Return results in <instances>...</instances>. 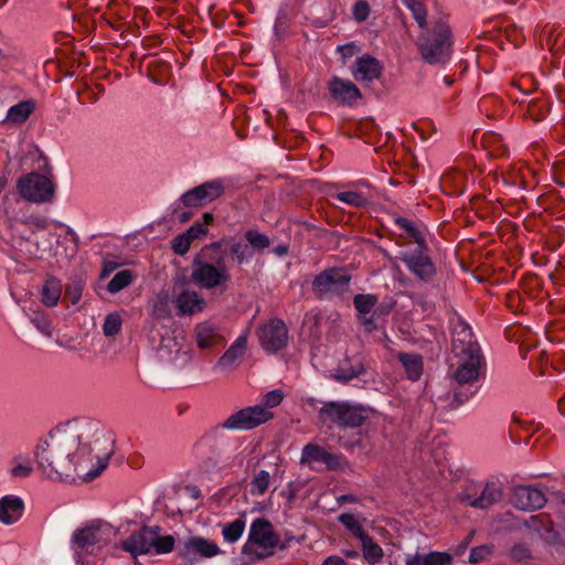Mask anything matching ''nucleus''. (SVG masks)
<instances>
[{
	"instance_id": "nucleus-40",
	"label": "nucleus",
	"mask_w": 565,
	"mask_h": 565,
	"mask_svg": "<svg viewBox=\"0 0 565 565\" xmlns=\"http://www.w3.org/2000/svg\"><path fill=\"white\" fill-rule=\"evenodd\" d=\"M230 253L237 265L248 263L253 257V250L248 244L234 242L230 247Z\"/></svg>"
},
{
	"instance_id": "nucleus-45",
	"label": "nucleus",
	"mask_w": 565,
	"mask_h": 565,
	"mask_svg": "<svg viewBox=\"0 0 565 565\" xmlns=\"http://www.w3.org/2000/svg\"><path fill=\"white\" fill-rule=\"evenodd\" d=\"M22 223L28 226L32 233L44 231L49 227V220L44 216L30 215Z\"/></svg>"
},
{
	"instance_id": "nucleus-57",
	"label": "nucleus",
	"mask_w": 565,
	"mask_h": 565,
	"mask_svg": "<svg viewBox=\"0 0 565 565\" xmlns=\"http://www.w3.org/2000/svg\"><path fill=\"white\" fill-rule=\"evenodd\" d=\"M118 267H119V263H117L115 260H105L103 264L102 276L103 277L108 276L109 274L115 271Z\"/></svg>"
},
{
	"instance_id": "nucleus-22",
	"label": "nucleus",
	"mask_w": 565,
	"mask_h": 565,
	"mask_svg": "<svg viewBox=\"0 0 565 565\" xmlns=\"http://www.w3.org/2000/svg\"><path fill=\"white\" fill-rule=\"evenodd\" d=\"M153 537V527L143 526L140 531L132 533L122 541L121 548L132 556L139 554H150Z\"/></svg>"
},
{
	"instance_id": "nucleus-48",
	"label": "nucleus",
	"mask_w": 565,
	"mask_h": 565,
	"mask_svg": "<svg viewBox=\"0 0 565 565\" xmlns=\"http://www.w3.org/2000/svg\"><path fill=\"white\" fill-rule=\"evenodd\" d=\"M191 241L185 233L175 236L171 243V247L177 255H184L191 246Z\"/></svg>"
},
{
	"instance_id": "nucleus-17",
	"label": "nucleus",
	"mask_w": 565,
	"mask_h": 565,
	"mask_svg": "<svg viewBox=\"0 0 565 565\" xmlns=\"http://www.w3.org/2000/svg\"><path fill=\"white\" fill-rule=\"evenodd\" d=\"M512 503L523 511L537 510L546 503L545 494L531 486H519L513 491Z\"/></svg>"
},
{
	"instance_id": "nucleus-27",
	"label": "nucleus",
	"mask_w": 565,
	"mask_h": 565,
	"mask_svg": "<svg viewBox=\"0 0 565 565\" xmlns=\"http://www.w3.org/2000/svg\"><path fill=\"white\" fill-rule=\"evenodd\" d=\"M196 342L201 349L212 348L218 339L217 328L210 321H204L195 327Z\"/></svg>"
},
{
	"instance_id": "nucleus-26",
	"label": "nucleus",
	"mask_w": 565,
	"mask_h": 565,
	"mask_svg": "<svg viewBox=\"0 0 565 565\" xmlns=\"http://www.w3.org/2000/svg\"><path fill=\"white\" fill-rule=\"evenodd\" d=\"M56 242L63 248V250H60V248L55 250L56 257L71 262L77 255L79 238L72 228H67L62 237H57Z\"/></svg>"
},
{
	"instance_id": "nucleus-18",
	"label": "nucleus",
	"mask_w": 565,
	"mask_h": 565,
	"mask_svg": "<svg viewBox=\"0 0 565 565\" xmlns=\"http://www.w3.org/2000/svg\"><path fill=\"white\" fill-rule=\"evenodd\" d=\"M221 553L222 551L215 542L202 536L189 537L184 542L182 551L183 556L190 561H193L196 555L212 558Z\"/></svg>"
},
{
	"instance_id": "nucleus-12",
	"label": "nucleus",
	"mask_w": 565,
	"mask_h": 565,
	"mask_svg": "<svg viewBox=\"0 0 565 565\" xmlns=\"http://www.w3.org/2000/svg\"><path fill=\"white\" fill-rule=\"evenodd\" d=\"M427 246H418L415 250H404L398 255L407 269L423 281H429L436 273L431 258L426 253Z\"/></svg>"
},
{
	"instance_id": "nucleus-63",
	"label": "nucleus",
	"mask_w": 565,
	"mask_h": 565,
	"mask_svg": "<svg viewBox=\"0 0 565 565\" xmlns=\"http://www.w3.org/2000/svg\"><path fill=\"white\" fill-rule=\"evenodd\" d=\"M22 460H31L28 455H23V454H19L17 456H14L11 460V465H14V463H21L23 465V461Z\"/></svg>"
},
{
	"instance_id": "nucleus-55",
	"label": "nucleus",
	"mask_w": 565,
	"mask_h": 565,
	"mask_svg": "<svg viewBox=\"0 0 565 565\" xmlns=\"http://www.w3.org/2000/svg\"><path fill=\"white\" fill-rule=\"evenodd\" d=\"M221 242H214L210 245L205 246L200 254H205L206 257L210 256H218L220 254H223L225 256V252L221 249Z\"/></svg>"
},
{
	"instance_id": "nucleus-42",
	"label": "nucleus",
	"mask_w": 565,
	"mask_h": 565,
	"mask_svg": "<svg viewBox=\"0 0 565 565\" xmlns=\"http://www.w3.org/2000/svg\"><path fill=\"white\" fill-rule=\"evenodd\" d=\"M153 315L158 319L171 318V300L168 292H160L153 303Z\"/></svg>"
},
{
	"instance_id": "nucleus-59",
	"label": "nucleus",
	"mask_w": 565,
	"mask_h": 565,
	"mask_svg": "<svg viewBox=\"0 0 565 565\" xmlns=\"http://www.w3.org/2000/svg\"><path fill=\"white\" fill-rule=\"evenodd\" d=\"M322 565H349L343 558L339 556H329L327 557Z\"/></svg>"
},
{
	"instance_id": "nucleus-9",
	"label": "nucleus",
	"mask_w": 565,
	"mask_h": 565,
	"mask_svg": "<svg viewBox=\"0 0 565 565\" xmlns=\"http://www.w3.org/2000/svg\"><path fill=\"white\" fill-rule=\"evenodd\" d=\"M351 277L339 268H329L321 271L312 281V291L319 298H332L345 292Z\"/></svg>"
},
{
	"instance_id": "nucleus-28",
	"label": "nucleus",
	"mask_w": 565,
	"mask_h": 565,
	"mask_svg": "<svg viewBox=\"0 0 565 565\" xmlns=\"http://www.w3.org/2000/svg\"><path fill=\"white\" fill-rule=\"evenodd\" d=\"M35 109L33 100H22L8 109L6 122L20 125L26 121Z\"/></svg>"
},
{
	"instance_id": "nucleus-11",
	"label": "nucleus",
	"mask_w": 565,
	"mask_h": 565,
	"mask_svg": "<svg viewBox=\"0 0 565 565\" xmlns=\"http://www.w3.org/2000/svg\"><path fill=\"white\" fill-rule=\"evenodd\" d=\"M300 463L315 469L316 463H323L331 471H343L349 465L342 454L327 451L317 444H307L301 450Z\"/></svg>"
},
{
	"instance_id": "nucleus-64",
	"label": "nucleus",
	"mask_w": 565,
	"mask_h": 565,
	"mask_svg": "<svg viewBox=\"0 0 565 565\" xmlns=\"http://www.w3.org/2000/svg\"><path fill=\"white\" fill-rule=\"evenodd\" d=\"M559 412L565 416V396L558 402Z\"/></svg>"
},
{
	"instance_id": "nucleus-56",
	"label": "nucleus",
	"mask_w": 565,
	"mask_h": 565,
	"mask_svg": "<svg viewBox=\"0 0 565 565\" xmlns=\"http://www.w3.org/2000/svg\"><path fill=\"white\" fill-rule=\"evenodd\" d=\"M405 565H427L425 554H407L405 556Z\"/></svg>"
},
{
	"instance_id": "nucleus-7",
	"label": "nucleus",
	"mask_w": 565,
	"mask_h": 565,
	"mask_svg": "<svg viewBox=\"0 0 565 565\" xmlns=\"http://www.w3.org/2000/svg\"><path fill=\"white\" fill-rule=\"evenodd\" d=\"M367 418L366 407L347 401L328 402L319 411L320 422L344 428H359Z\"/></svg>"
},
{
	"instance_id": "nucleus-50",
	"label": "nucleus",
	"mask_w": 565,
	"mask_h": 565,
	"mask_svg": "<svg viewBox=\"0 0 565 565\" xmlns=\"http://www.w3.org/2000/svg\"><path fill=\"white\" fill-rule=\"evenodd\" d=\"M511 557L518 562H525L532 557V554L525 544L520 543L511 548Z\"/></svg>"
},
{
	"instance_id": "nucleus-4",
	"label": "nucleus",
	"mask_w": 565,
	"mask_h": 565,
	"mask_svg": "<svg viewBox=\"0 0 565 565\" xmlns=\"http://www.w3.org/2000/svg\"><path fill=\"white\" fill-rule=\"evenodd\" d=\"M280 537L273 524L263 518L255 519L248 531L247 540L242 546V554L248 561H258L273 556L279 546Z\"/></svg>"
},
{
	"instance_id": "nucleus-6",
	"label": "nucleus",
	"mask_w": 565,
	"mask_h": 565,
	"mask_svg": "<svg viewBox=\"0 0 565 565\" xmlns=\"http://www.w3.org/2000/svg\"><path fill=\"white\" fill-rule=\"evenodd\" d=\"M191 280L194 285L207 290L218 287L226 288L231 275L224 263V255L210 257H206L204 253L196 255L192 263Z\"/></svg>"
},
{
	"instance_id": "nucleus-49",
	"label": "nucleus",
	"mask_w": 565,
	"mask_h": 565,
	"mask_svg": "<svg viewBox=\"0 0 565 565\" xmlns=\"http://www.w3.org/2000/svg\"><path fill=\"white\" fill-rule=\"evenodd\" d=\"M352 14H353V18L358 22L365 21L369 18V15H370V6H369V3L366 1H364V0H359L353 6Z\"/></svg>"
},
{
	"instance_id": "nucleus-36",
	"label": "nucleus",
	"mask_w": 565,
	"mask_h": 565,
	"mask_svg": "<svg viewBox=\"0 0 565 565\" xmlns=\"http://www.w3.org/2000/svg\"><path fill=\"white\" fill-rule=\"evenodd\" d=\"M134 281V274L129 269L118 271L108 282L107 290L117 294Z\"/></svg>"
},
{
	"instance_id": "nucleus-5",
	"label": "nucleus",
	"mask_w": 565,
	"mask_h": 565,
	"mask_svg": "<svg viewBox=\"0 0 565 565\" xmlns=\"http://www.w3.org/2000/svg\"><path fill=\"white\" fill-rule=\"evenodd\" d=\"M419 53L428 64H446L452 53V36L447 23L439 21L423 33L417 43Z\"/></svg>"
},
{
	"instance_id": "nucleus-44",
	"label": "nucleus",
	"mask_w": 565,
	"mask_h": 565,
	"mask_svg": "<svg viewBox=\"0 0 565 565\" xmlns=\"http://www.w3.org/2000/svg\"><path fill=\"white\" fill-rule=\"evenodd\" d=\"M245 238L249 247L253 249H265L270 245L269 238L257 231L249 230L245 233Z\"/></svg>"
},
{
	"instance_id": "nucleus-32",
	"label": "nucleus",
	"mask_w": 565,
	"mask_h": 565,
	"mask_svg": "<svg viewBox=\"0 0 565 565\" xmlns=\"http://www.w3.org/2000/svg\"><path fill=\"white\" fill-rule=\"evenodd\" d=\"M335 200L353 207H364L369 204V199L355 190H345L332 195Z\"/></svg>"
},
{
	"instance_id": "nucleus-39",
	"label": "nucleus",
	"mask_w": 565,
	"mask_h": 565,
	"mask_svg": "<svg viewBox=\"0 0 565 565\" xmlns=\"http://www.w3.org/2000/svg\"><path fill=\"white\" fill-rule=\"evenodd\" d=\"M338 521L356 539L361 540L367 533L363 530L358 519L351 513H342Z\"/></svg>"
},
{
	"instance_id": "nucleus-33",
	"label": "nucleus",
	"mask_w": 565,
	"mask_h": 565,
	"mask_svg": "<svg viewBox=\"0 0 565 565\" xmlns=\"http://www.w3.org/2000/svg\"><path fill=\"white\" fill-rule=\"evenodd\" d=\"M174 537L172 535H160L159 527H153V537L151 543V553L166 554L173 550Z\"/></svg>"
},
{
	"instance_id": "nucleus-54",
	"label": "nucleus",
	"mask_w": 565,
	"mask_h": 565,
	"mask_svg": "<svg viewBox=\"0 0 565 565\" xmlns=\"http://www.w3.org/2000/svg\"><path fill=\"white\" fill-rule=\"evenodd\" d=\"M524 177L516 169H512L507 174H503V181L511 186L522 185Z\"/></svg>"
},
{
	"instance_id": "nucleus-23",
	"label": "nucleus",
	"mask_w": 565,
	"mask_h": 565,
	"mask_svg": "<svg viewBox=\"0 0 565 565\" xmlns=\"http://www.w3.org/2000/svg\"><path fill=\"white\" fill-rule=\"evenodd\" d=\"M24 513V502L15 494L0 498V523L11 525L17 523Z\"/></svg>"
},
{
	"instance_id": "nucleus-15",
	"label": "nucleus",
	"mask_w": 565,
	"mask_h": 565,
	"mask_svg": "<svg viewBox=\"0 0 565 565\" xmlns=\"http://www.w3.org/2000/svg\"><path fill=\"white\" fill-rule=\"evenodd\" d=\"M452 354H465V352L481 351L468 323L461 319L452 322Z\"/></svg>"
},
{
	"instance_id": "nucleus-60",
	"label": "nucleus",
	"mask_w": 565,
	"mask_h": 565,
	"mask_svg": "<svg viewBox=\"0 0 565 565\" xmlns=\"http://www.w3.org/2000/svg\"><path fill=\"white\" fill-rule=\"evenodd\" d=\"M338 51H340L343 55V57H350L355 52V46L353 44H348L343 46H339Z\"/></svg>"
},
{
	"instance_id": "nucleus-41",
	"label": "nucleus",
	"mask_w": 565,
	"mask_h": 565,
	"mask_svg": "<svg viewBox=\"0 0 565 565\" xmlns=\"http://www.w3.org/2000/svg\"><path fill=\"white\" fill-rule=\"evenodd\" d=\"M376 303H377V297L374 295H370V294H367V295L360 294V295H356L353 299V305L360 316L370 315Z\"/></svg>"
},
{
	"instance_id": "nucleus-31",
	"label": "nucleus",
	"mask_w": 565,
	"mask_h": 565,
	"mask_svg": "<svg viewBox=\"0 0 565 565\" xmlns=\"http://www.w3.org/2000/svg\"><path fill=\"white\" fill-rule=\"evenodd\" d=\"M30 321L32 324L46 338H51L53 335V326L52 321L47 317V315L41 309H30L28 313Z\"/></svg>"
},
{
	"instance_id": "nucleus-37",
	"label": "nucleus",
	"mask_w": 565,
	"mask_h": 565,
	"mask_svg": "<svg viewBox=\"0 0 565 565\" xmlns=\"http://www.w3.org/2000/svg\"><path fill=\"white\" fill-rule=\"evenodd\" d=\"M395 224L398 228L403 230L406 236L414 239V242L422 247H425V237L420 231L406 217L398 216L395 218Z\"/></svg>"
},
{
	"instance_id": "nucleus-58",
	"label": "nucleus",
	"mask_w": 565,
	"mask_h": 565,
	"mask_svg": "<svg viewBox=\"0 0 565 565\" xmlns=\"http://www.w3.org/2000/svg\"><path fill=\"white\" fill-rule=\"evenodd\" d=\"M67 292L72 297L71 301L73 305L77 303L82 297V288L79 285H74L72 287H68Z\"/></svg>"
},
{
	"instance_id": "nucleus-1",
	"label": "nucleus",
	"mask_w": 565,
	"mask_h": 565,
	"mask_svg": "<svg viewBox=\"0 0 565 565\" xmlns=\"http://www.w3.org/2000/svg\"><path fill=\"white\" fill-rule=\"evenodd\" d=\"M114 441L102 424L77 418L58 425L41 438L33 451L38 469L51 480L76 473L89 481L108 466Z\"/></svg>"
},
{
	"instance_id": "nucleus-3",
	"label": "nucleus",
	"mask_w": 565,
	"mask_h": 565,
	"mask_svg": "<svg viewBox=\"0 0 565 565\" xmlns=\"http://www.w3.org/2000/svg\"><path fill=\"white\" fill-rule=\"evenodd\" d=\"M483 358L481 351L452 354L449 365L450 379L458 385L455 391L457 405L471 398L478 391Z\"/></svg>"
},
{
	"instance_id": "nucleus-61",
	"label": "nucleus",
	"mask_w": 565,
	"mask_h": 565,
	"mask_svg": "<svg viewBox=\"0 0 565 565\" xmlns=\"http://www.w3.org/2000/svg\"><path fill=\"white\" fill-rule=\"evenodd\" d=\"M362 323L367 328V330H373L375 328L373 316H360Z\"/></svg>"
},
{
	"instance_id": "nucleus-13",
	"label": "nucleus",
	"mask_w": 565,
	"mask_h": 565,
	"mask_svg": "<svg viewBox=\"0 0 565 565\" xmlns=\"http://www.w3.org/2000/svg\"><path fill=\"white\" fill-rule=\"evenodd\" d=\"M258 339L266 352L276 353L282 350L288 343V330L285 322L277 318L270 319L260 327Z\"/></svg>"
},
{
	"instance_id": "nucleus-16",
	"label": "nucleus",
	"mask_w": 565,
	"mask_h": 565,
	"mask_svg": "<svg viewBox=\"0 0 565 565\" xmlns=\"http://www.w3.org/2000/svg\"><path fill=\"white\" fill-rule=\"evenodd\" d=\"M328 90L331 98L342 105L352 106L362 98V94L355 84L338 76H333L329 81Z\"/></svg>"
},
{
	"instance_id": "nucleus-2",
	"label": "nucleus",
	"mask_w": 565,
	"mask_h": 565,
	"mask_svg": "<svg viewBox=\"0 0 565 565\" xmlns=\"http://www.w3.org/2000/svg\"><path fill=\"white\" fill-rule=\"evenodd\" d=\"M282 399L284 393L281 390H273L267 392L263 396L260 404L238 409L237 412L232 413L222 423L207 430L196 443V447L203 443L214 439L222 429L252 430L267 423L274 417V413L270 411V408L278 406Z\"/></svg>"
},
{
	"instance_id": "nucleus-47",
	"label": "nucleus",
	"mask_w": 565,
	"mask_h": 565,
	"mask_svg": "<svg viewBox=\"0 0 565 565\" xmlns=\"http://www.w3.org/2000/svg\"><path fill=\"white\" fill-rule=\"evenodd\" d=\"M427 565H450L452 563L451 554L447 552H430L425 554Z\"/></svg>"
},
{
	"instance_id": "nucleus-21",
	"label": "nucleus",
	"mask_w": 565,
	"mask_h": 565,
	"mask_svg": "<svg viewBox=\"0 0 565 565\" xmlns=\"http://www.w3.org/2000/svg\"><path fill=\"white\" fill-rule=\"evenodd\" d=\"M382 71L383 66L377 58L364 54L356 58L351 72L358 82H372L380 78Z\"/></svg>"
},
{
	"instance_id": "nucleus-62",
	"label": "nucleus",
	"mask_w": 565,
	"mask_h": 565,
	"mask_svg": "<svg viewBox=\"0 0 565 565\" xmlns=\"http://www.w3.org/2000/svg\"><path fill=\"white\" fill-rule=\"evenodd\" d=\"M358 501L356 497L352 495V494H342L338 498V502L340 504H344V503H355Z\"/></svg>"
},
{
	"instance_id": "nucleus-20",
	"label": "nucleus",
	"mask_w": 565,
	"mask_h": 565,
	"mask_svg": "<svg viewBox=\"0 0 565 565\" xmlns=\"http://www.w3.org/2000/svg\"><path fill=\"white\" fill-rule=\"evenodd\" d=\"M172 302L179 317L194 316L206 307L205 299L199 292L190 289L180 292Z\"/></svg>"
},
{
	"instance_id": "nucleus-10",
	"label": "nucleus",
	"mask_w": 565,
	"mask_h": 565,
	"mask_svg": "<svg viewBox=\"0 0 565 565\" xmlns=\"http://www.w3.org/2000/svg\"><path fill=\"white\" fill-rule=\"evenodd\" d=\"M114 535V529L110 524L102 521H94L86 526L74 532L72 536L73 544L82 550L89 551L95 546L100 548L106 545Z\"/></svg>"
},
{
	"instance_id": "nucleus-46",
	"label": "nucleus",
	"mask_w": 565,
	"mask_h": 565,
	"mask_svg": "<svg viewBox=\"0 0 565 565\" xmlns=\"http://www.w3.org/2000/svg\"><path fill=\"white\" fill-rule=\"evenodd\" d=\"M23 465L14 463L11 465L10 475L12 478L25 479L33 472V466L31 460H22Z\"/></svg>"
},
{
	"instance_id": "nucleus-43",
	"label": "nucleus",
	"mask_w": 565,
	"mask_h": 565,
	"mask_svg": "<svg viewBox=\"0 0 565 565\" xmlns=\"http://www.w3.org/2000/svg\"><path fill=\"white\" fill-rule=\"evenodd\" d=\"M122 326V319L119 313L113 312L106 316L104 324H103V331L106 337H114L117 335Z\"/></svg>"
},
{
	"instance_id": "nucleus-35",
	"label": "nucleus",
	"mask_w": 565,
	"mask_h": 565,
	"mask_svg": "<svg viewBox=\"0 0 565 565\" xmlns=\"http://www.w3.org/2000/svg\"><path fill=\"white\" fill-rule=\"evenodd\" d=\"M270 486V473L266 470H259L255 473L249 484V492L254 497L264 495Z\"/></svg>"
},
{
	"instance_id": "nucleus-34",
	"label": "nucleus",
	"mask_w": 565,
	"mask_h": 565,
	"mask_svg": "<svg viewBox=\"0 0 565 565\" xmlns=\"http://www.w3.org/2000/svg\"><path fill=\"white\" fill-rule=\"evenodd\" d=\"M246 522L244 519H235L234 521L226 523L222 529V535L224 541L227 543L237 542L244 531H245Z\"/></svg>"
},
{
	"instance_id": "nucleus-25",
	"label": "nucleus",
	"mask_w": 565,
	"mask_h": 565,
	"mask_svg": "<svg viewBox=\"0 0 565 565\" xmlns=\"http://www.w3.org/2000/svg\"><path fill=\"white\" fill-rule=\"evenodd\" d=\"M63 291V285L61 279L54 276H50L44 280L41 289V302L49 307H56Z\"/></svg>"
},
{
	"instance_id": "nucleus-24",
	"label": "nucleus",
	"mask_w": 565,
	"mask_h": 565,
	"mask_svg": "<svg viewBox=\"0 0 565 565\" xmlns=\"http://www.w3.org/2000/svg\"><path fill=\"white\" fill-rule=\"evenodd\" d=\"M502 498V489L495 482H488L483 487L480 495L472 498L470 494L466 497L467 503L472 508L488 509L492 504L499 502Z\"/></svg>"
},
{
	"instance_id": "nucleus-19",
	"label": "nucleus",
	"mask_w": 565,
	"mask_h": 565,
	"mask_svg": "<svg viewBox=\"0 0 565 565\" xmlns=\"http://www.w3.org/2000/svg\"><path fill=\"white\" fill-rule=\"evenodd\" d=\"M247 347V335L241 334L218 359L215 367L222 372L234 371L243 360Z\"/></svg>"
},
{
	"instance_id": "nucleus-8",
	"label": "nucleus",
	"mask_w": 565,
	"mask_h": 565,
	"mask_svg": "<svg viewBox=\"0 0 565 565\" xmlns=\"http://www.w3.org/2000/svg\"><path fill=\"white\" fill-rule=\"evenodd\" d=\"M17 190L21 198L32 203L51 202L55 194L53 181L41 173L31 172L22 175L17 183Z\"/></svg>"
},
{
	"instance_id": "nucleus-29",
	"label": "nucleus",
	"mask_w": 565,
	"mask_h": 565,
	"mask_svg": "<svg viewBox=\"0 0 565 565\" xmlns=\"http://www.w3.org/2000/svg\"><path fill=\"white\" fill-rule=\"evenodd\" d=\"M398 361L404 366L407 377L417 381L423 374V359L419 354L399 353Z\"/></svg>"
},
{
	"instance_id": "nucleus-53",
	"label": "nucleus",
	"mask_w": 565,
	"mask_h": 565,
	"mask_svg": "<svg viewBox=\"0 0 565 565\" xmlns=\"http://www.w3.org/2000/svg\"><path fill=\"white\" fill-rule=\"evenodd\" d=\"M414 19L418 23V25L423 29L426 26V9L422 2L415 4V7L409 9Z\"/></svg>"
},
{
	"instance_id": "nucleus-38",
	"label": "nucleus",
	"mask_w": 565,
	"mask_h": 565,
	"mask_svg": "<svg viewBox=\"0 0 565 565\" xmlns=\"http://www.w3.org/2000/svg\"><path fill=\"white\" fill-rule=\"evenodd\" d=\"M444 184H452L454 192L457 194H462L467 189L468 175L459 170L449 171L443 177Z\"/></svg>"
},
{
	"instance_id": "nucleus-51",
	"label": "nucleus",
	"mask_w": 565,
	"mask_h": 565,
	"mask_svg": "<svg viewBox=\"0 0 565 565\" xmlns=\"http://www.w3.org/2000/svg\"><path fill=\"white\" fill-rule=\"evenodd\" d=\"M184 233L192 242L193 239H200L204 237L207 233V227L204 224L196 222L192 226H190Z\"/></svg>"
},
{
	"instance_id": "nucleus-14",
	"label": "nucleus",
	"mask_w": 565,
	"mask_h": 565,
	"mask_svg": "<svg viewBox=\"0 0 565 565\" xmlns=\"http://www.w3.org/2000/svg\"><path fill=\"white\" fill-rule=\"evenodd\" d=\"M224 192V185L220 180L205 182L195 186L181 196L182 203L188 207L203 206L216 199Z\"/></svg>"
},
{
	"instance_id": "nucleus-52",
	"label": "nucleus",
	"mask_w": 565,
	"mask_h": 565,
	"mask_svg": "<svg viewBox=\"0 0 565 565\" xmlns=\"http://www.w3.org/2000/svg\"><path fill=\"white\" fill-rule=\"evenodd\" d=\"M490 554V548L488 546H478L473 547L469 554V563L477 564L487 558Z\"/></svg>"
},
{
	"instance_id": "nucleus-30",
	"label": "nucleus",
	"mask_w": 565,
	"mask_h": 565,
	"mask_svg": "<svg viewBox=\"0 0 565 565\" xmlns=\"http://www.w3.org/2000/svg\"><path fill=\"white\" fill-rule=\"evenodd\" d=\"M360 541L365 562L370 565L380 563L384 556L383 548L369 534Z\"/></svg>"
}]
</instances>
